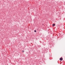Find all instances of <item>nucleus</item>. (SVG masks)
<instances>
[{"instance_id": "6", "label": "nucleus", "mask_w": 65, "mask_h": 65, "mask_svg": "<svg viewBox=\"0 0 65 65\" xmlns=\"http://www.w3.org/2000/svg\"><path fill=\"white\" fill-rule=\"evenodd\" d=\"M57 62H58V63H59L58 62V61H57Z\"/></svg>"}, {"instance_id": "1", "label": "nucleus", "mask_w": 65, "mask_h": 65, "mask_svg": "<svg viewBox=\"0 0 65 65\" xmlns=\"http://www.w3.org/2000/svg\"><path fill=\"white\" fill-rule=\"evenodd\" d=\"M59 60L60 61H63V58H62V57L60 58Z\"/></svg>"}, {"instance_id": "5", "label": "nucleus", "mask_w": 65, "mask_h": 65, "mask_svg": "<svg viewBox=\"0 0 65 65\" xmlns=\"http://www.w3.org/2000/svg\"><path fill=\"white\" fill-rule=\"evenodd\" d=\"M44 25L43 24H42V25Z\"/></svg>"}, {"instance_id": "2", "label": "nucleus", "mask_w": 65, "mask_h": 65, "mask_svg": "<svg viewBox=\"0 0 65 65\" xmlns=\"http://www.w3.org/2000/svg\"><path fill=\"white\" fill-rule=\"evenodd\" d=\"M52 25H53V26H52L53 27H54V26H55V25H56V24H53Z\"/></svg>"}, {"instance_id": "3", "label": "nucleus", "mask_w": 65, "mask_h": 65, "mask_svg": "<svg viewBox=\"0 0 65 65\" xmlns=\"http://www.w3.org/2000/svg\"><path fill=\"white\" fill-rule=\"evenodd\" d=\"M34 32H36V30H34Z\"/></svg>"}, {"instance_id": "4", "label": "nucleus", "mask_w": 65, "mask_h": 65, "mask_svg": "<svg viewBox=\"0 0 65 65\" xmlns=\"http://www.w3.org/2000/svg\"><path fill=\"white\" fill-rule=\"evenodd\" d=\"M25 52V51H22V52Z\"/></svg>"}]
</instances>
